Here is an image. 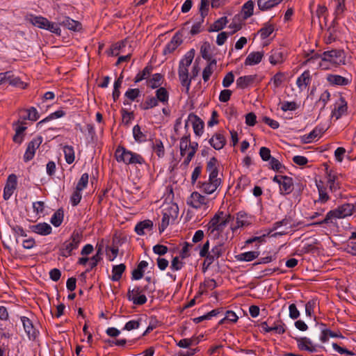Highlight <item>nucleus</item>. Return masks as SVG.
Segmentation results:
<instances>
[{
  "mask_svg": "<svg viewBox=\"0 0 356 356\" xmlns=\"http://www.w3.org/2000/svg\"><path fill=\"white\" fill-rule=\"evenodd\" d=\"M188 120L192 124L193 131L197 136H201L204 131V121L193 113L188 115Z\"/></svg>",
  "mask_w": 356,
  "mask_h": 356,
  "instance_id": "obj_16",
  "label": "nucleus"
},
{
  "mask_svg": "<svg viewBox=\"0 0 356 356\" xmlns=\"http://www.w3.org/2000/svg\"><path fill=\"white\" fill-rule=\"evenodd\" d=\"M177 208L175 209L172 207H170L163 211L161 222L159 226V231L160 234L163 233L169 225L170 218H172L173 220L177 218Z\"/></svg>",
  "mask_w": 356,
  "mask_h": 356,
  "instance_id": "obj_11",
  "label": "nucleus"
},
{
  "mask_svg": "<svg viewBox=\"0 0 356 356\" xmlns=\"http://www.w3.org/2000/svg\"><path fill=\"white\" fill-rule=\"evenodd\" d=\"M163 79V76L161 74L156 73L153 74L152 78L149 80L148 85L152 89L157 88L161 85Z\"/></svg>",
  "mask_w": 356,
  "mask_h": 356,
  "instance_id": "obj_56",
  "label": "nucleus"
},
{
  "mask_svg": "<svg viewBox=\"0 0 356 356\" xmlns=\"http://www.w3.org/2000/svg\"><path fill=\"white\" fill-rule=\"evenodd\" d=\"M326 179L327 184L325 186L328 187L329 191L332 193H336L339 189L341 188V183L339 181V177L341 175L337 172L326 168Z\"/></svg>",
  "mask_w": 356,
  "mask_h": 356,
  "instance_id": "obj_8",
  "label": "nucleus"
},
{
  "mask_svg": "<svg viewBox=\"0 0 356 356\" xmlns=\"http://www.w3.org/2000/svg\"><path fill=\"white\" fill-rule=\"evenodd\" d=\"M102 246H97L96 254L90 258L91 262L90 264V269H87L85 273H82L81 276H84L86 273L89 272L90 270L93 269L95 267L97 266L98 263L102 260Z\"/></svg>",
  "mask_w": 356,
  "mask_h": 356,
  "instance_id": "obj_34",
  "label": "nucleus"
},
{
  "mask_svg": "<svg viewBox=\"0 0 356 356\" xmlns=\"http://www.w3.org/2000/svg\"><path fill=\"white\" fill-rule=\"evenodd\" d=\"M181 37L179 36L178 33H176L171 39V40L165 45L163 49V55L172 54L177 48L182 43Z\"/></svg>",
  "mask_w": 356,
  "mask_h": 356,
  "instance_id": "obj_22",
  "label": "nucleus"
},
{
  "mask_svg": "<svg viewBox=\"0 0 356 356\" xmlns=\"http://www.w3.org/2000/svg\"><path fill=\"white\" fill-rule=\"evenodd\" d=\"M217 61L216 59H213L210 62H208L207 66L204 68L202 72V79L204 82H207L209 80L210 76L213 74V66L216 65Z\"/></svg>",
  "mask_w": 356,
  "mask_h": 356,
  "instance_id": "obj_49",
  "label": "nucleus"
},
{
  "mask_svg": "<svg viewBox=\"0 0 356 356\" xmlns=\"http://www.w3.org/2000/svg\"><path fill=\"white\" fill-rule=\"evenodd\" d=\"M26 123L21 120H17L13 123V127L15 131V135L13 137L14 143L21 144L25 136L24 131L26 130L27 127L25 126Z\"/></svg>",
  "mask_w": 356,
  "mask_h": 356,
  "instance_id": "obj_13",
  "label": "nucleus"
},
{
  "mask_svg": "<svg viewBox=\"0 0 356 356\" xmlns=\"http://www.w3.org/2000/svg\"><path fill=\"white\" fill-rule=\"evenodd\" d=\"M274 31V26L270 24H266L263 28L259 31L261 38L264 40L268 38Z\"/></svg>",
  "mask_w": 356,
  "mask_h": 356,
  "instance_id": "obj_59",
  "label": "nucleus"
},
{
  "mask_svg": "<svg viewBox=\"0 0 356 356\" xmlns=\"http://www.w3.org/2000/svg\"><path fill=\"white\" fill-rule=\"evenodd\" d=\"M247 213L243 211H240L237 213L236 216V226L232 228V231L235 232L238 228L245 227L251 223L247 220Z\"/></svg>",
  "mask_w": 356,
  "mask_h": 356,
  "instance_id": "obj_41",
  "label": "nucleus"
},
{
  "mask_svg": "<svg viewBox=\"0 0 356 356\" xmlns=\"http://www.w3.org/2000/svg\"><path fill=\"white\" fill-rule=\"evenodd\" d=\"M348 109V104L345 98L340 96L338 102H336L334 110L332 111V115L335 117L337 120L339 119L343 115L346 113Z\"/></svg>",
  "mask_w": 356,
  "mask_h": 356,
  "instance_id": "obj_17",
  "label": "nucleus"
},
{
  "mask_svg": "<svg viewBox=\"0 0 356 356\" xmlns=\"http://www.w3.org/2000/svg\"><path fill=\"white\" fill-rule=\"evenodd\" d=\"M63 152L65 155V161L68 164H71L74 161V150L71 145H65L63 147Z\"/></svg>",
  "mask_w": 356,
  "mask_h": 356,
  "instance_id": "obj_54",
  "label": "nucleus"
},
{
  "mask_svg": "<svg viewBox=\"0 0 356 356\" xmlns=\"http://www.w3.org/2000/svg\"><path fill=\"white\" fill-rule=\"evenodd\" d=\"M272 328V332H274L278 334H282L286 332V325L283 323V321L279 318L270 326Z\"/></svg>",
  "mask_w": 356,
  "mask_h": 356,
  "instance_id": "obj_57",
  "label": "nucleus"
},
{
  "mask_svg": "<svg viewBox=\"0 0 356 356\" xmlns=\"http://www.w3.org/2000/svg\"><path fill=\"white\" fill-rule=\"evenodd\" d=\"M282 183L280 186V193L288 195L291 193L293 188V180L291 177L286 175H281Z\"/></svg>",
  "mask_w": 356,
  "mask_h": 356,
  "instance_id": "obj_21",
  "label": "nucleus"
},
{
  "mask_svg": "<svg viewBox=\"0 0 356 356\" xmlns=\"http://www.w3.org/2000/svg\"><path fill=\"white\" fill-rule=\"evenodd\" d=\"M127 43V39L122 40L118 42L113 44L110 49L107 51L109 56H117L120 54V50L126 47Z\"/></svg>",
  "mask_w": 356,
  "mask_h": 356,
  "instance_id": "obj_38",
  "label": "nucleus"
},
{
  "mask_svg": "<svg viewBox=\"0 0 356 356\" xmlns=\"http://www.w3.org/2000/svg\"><path fill=\"white\" fill-rule=\"evenodd\" d=\"M209 10V0H201L199 12L200 13L202 21L204 20L206 16H207Z\"/></svg>",
  "mask_w": 356,
  "mask_h": 356,
  "instance_id": "obj_62",
  "label": "nucleus"
},
{
  "mask_svg": "<svg viewBox=\"0 0 356 356\" xmlns=\"http://www.w3.org/2000/svg\"><path fill=\"white\" fill-rule=\"evenodd\" d=\"M323 131L321 129L314 128L309 134H305L302 137V141L304 143H310L316 138H319Z\"/></svg>",
  "mask_w": 356,
  "mask_h": 356,
  "instance_id": "obj_42",
  "label": "nucleus"
},
{
  "mask_svg": "<svg viewBox=\"0 0 356 356\" xmlns=\"http://www.w3.org/2000/svg\"><path fill=\"white\" fill-rule=\"evenodd\" d=\"M122 121L125 126H128L131 120L134 119V113L133 111H128L125 108H122L121 111Z\"/></svg>",
  "mask_w": 356,
  "mask_h": 356,
  "instance_id": "obj_58",
  "label": "nucleus"
},
{
  "mask_svg": "<svg viewBox=\"0 0 356 356\" xmlns=\"http://www.w3.org/2000/svg\"><path fill=\"white\" fill-rule=\"evenodd\" d=\"M269 161V169L280 173L284 172L286 167L282 163H281L278 159L273 156Z\"/></svg>",
  "mask_w": 356,
  "mask_h": 356,
  "instance_id": "obj_52",
  "label": "nucleus"
},
{
  "mask_svg": "<svg viewBox=\"0 0 356 356\" xmlns=\"http://www.w3.org/2000/svg\"><path fill=\"white\" fill-rule=\"evenodd\" d=\"M283 0H257L259 10L264 12L269 10L279 5Z\"/></svg>",
  "mask_w": 356,
  "mask_h": 356,
  "instance_id": "obj_29",
  "label": "nucleus"
},
{
  "mask_svg": "<svg viewBox=\"0 0 356 356\" xmlns=\"http://www.w3.org/2000/svg\"><path fill=\"white\" fill-rule=\"evenodd\" d=\"M198 148V143L197 142H192V144H190L189 149L190 152L188 153L187 156L185 158L183 165L185 166H188L193 158L194 157L197 150Z\"/></svg>",
  "mask_w": 356,
  "mask_h": 356,
  "instance_id": "obj_55",
  "label": "nucleus"
},
{
  "mask_svg": "<svg viewBox=\"0 0 356 356\" xmlns=\"http://www.w3.org/2000/svg\"><path fill=\"white\" fill-rule=\"evenodd\" d=\"M264 55V52L261 51H253L249 54L245 60V65H254L259 64Z\"/></svg>",
  "mask_w": 356,
  "mask_h": 356,
  "instance_id": "obj_30",
  "label": "nucleus"
},
{
  "mask_svg": "<svg viewBox=\"0 0 356 356\" xmlns=\"http://www.w3.org/2000/svg\"><path fill=\"white\" fill-rule=\"evenodd\" d=\"M133 136L134 140L139 143L147 140V135L141 131V128L138 124L133 127Z\"/></svg>",
  "mask_w": 356,
  "mask_h": 356,
  "instance_id": "obj_45",
  "label": "nucleus"
},
{
  "mask_svg": "<svg viewBox=\"0 0 356 356\" xmlns=\"http://www.w3.org/2000/svg\"><path fill=\"white\" fill-rule=\"evenodd\" d=\"M223 215V211H218L210 220L207 225L210 234H213L214 232H217L218 234H219L220 232L223 231V227L221 225V219Z\"/></svg>",
  "mask_w": 356,
  "mask_h": 356,
  "instance_id": "obj_10",
  "label": "nucleus"
},
{
  "mask_svg": "<svg viewBox=\"0 0 356 356\" xmlns=\"http://www.w3.org/2000/svg\"><path fill=\"white\" fill-rule=\"evenodd\" d=\"M259 255V252L250 251L236 255V259L237 261H252L254 259L257 258Z\"/></svg>",
  "mask_w": 356,
  "mask_h": 356,
  "instance_id": "obj_43",
  "label": "nucleus"
},
{
  "mask_svg": "<svg viewBox=\"0 0 356 356\" xmlns=\"http://www.w3.org/2000/svg\"><path fill=\"white\" fill-rule=\"evenodd\" d=\"M64 218V212L63 209H59L56 211L54 212L53 216L51 218L50 222L51 223L56 227H59L63 220Z\"/></svg>",
  "mask_w": 356,
  "mask_h": 356,
  "instance_id": "obj_50",
  "label": "nucleus"
},
{
  "mask_svg": "<svg viewBox=\"0 0 356 356\" xmlns=\"http://www.w3.org/2000/svg\"><path fill=\"white\" fill-rule=\"evenodd\" d=\"M311 81L312 76L310 74V72L309 70H305L300 76L298 77L296 80V85L299 90L302 91L310 85Z\"/></svg>",
  "mask_w": 356,
  "mask_h": 356,
  "instance_id": "obj_26",
  "label": "nucleus"
},
{
  "mask_svg": "<svg viewBox=\"0 0 356 356\" xmlns=\"http://www.w3.org/2000/svg\"><path fill=\"white\" fill-rule=\"evenodd\" d=\"M194 56L195 49H191L184 55V58L180 60L179 64V79L181 85L184 87H186V92L189 90L191 86V79H189L188 76V67L191 65Z\"/></svg>",
  "mask_w": 356,
  "mask_h": 356,
  "instance_id": "obj_2",
  "label": "nucleus"
},
{
  "mask_svg": "<svg viewBox=\"0 0 356 356\" xmlns=\"http://www.w3.org/2000/svg\"><path fill=\"white\" fill-rule=\"evenodd\" d=\"M228 23V19L227 17H222L217 20H216L208 29L209 32H218L219 31L222 30L227 24Z\"/></svg>",
  "mask_w": 356,
  "mask_h": 356,
  "instance_id": "obj_36",
  "label": "nucleus"
},
{
  "mask_svg": "<svg viewBox=\"0 0 356 356\" xmlns=\"http://www.w3.org/2000/svg\"><path fill=\"white\" fill-rule=\"evenodd\" d=\"M316 188L318 192V199L315 201L316 202H321L322 204H325L328 202L330 199L327 192V186L324 185L323 181L320 180L319 181H316Z\"/></svg>",
  "mask_w": 356,
  "mask_h": 356,
  "instance_id": "obj_24",
  "label": "nucleus"
},
{
  "mask_svg": "<svg viewBox=\"0 0 356 356\" xmlns=\"http://www.w3.org/2000/svg\"><path fill=\"white\" fill-rule=\"evenodd\" d=\"M156 98L159 102L163 104L168 103L169 99V93L163 87H160L156 90Z\"/></svg>",
  "mask_w": 356,
  "mask_h": 356,
  "instance_id": "obj_53",
  "label": "nucleus"
},
{
  "mask_svg": "<svg viewBox=\"0 0 356 356\" xmlns=\"http://www.w3.org/2000/svg\"><path fill=\"white\" fill-rule=\"evenodd\" d=\"M254 2L252 0L246 1L242 6L241 13L245 19L250 17L254 14Z\"/></svg>",
  "mask_w": 356,
  "mask_h": 356,
  "instance_id": "obj_39",
  "label": "nucleus"
},
{
  "mask_svg": "<svg viewBox=\"0 0 356 356\" xmlns=\"http://www.w3.org/2000/svg\"><path fill=\"white\" fill-rule=\"evenodd\" d=\"M20 319L23 324V327L25 332L28 335L29 338L32 340H35L38 335V332L34 327L32 321L26 316H21Z\"/></svg>",
  "mask_w": 356,
  "mask_h": 356,
  "instance_id": "obj_18",
  "label": "nucleus"
},
{
  "mask_svg": "<svg viewBox=\"0 0 356 356\" xmlns=\"http://www.w3.org/2000/svg\"><path fill=\"white\" fill-rule=\"evenodd\" d=\"M293 339L296 340L297 343V347L300 350L308 351L309 353H314L317 351V348L325 350L324 346L314 344L312 340L308 337H294Z\"/></svg>",
  "mask_w": 356,
  "mask_h": 356,
  "instance_id": "obj_7",
  "label": "nucleus"
},
{
  "mask_svg": "<svg viewBox=\"0 0 356 356\" xmlns=\"http://www.w3.org/2000/svg\"><path fill=\"white\" fill-rule=\"evenodd\" d=\"M159 102L156 97L147 96L145 102L139 105V107L141 110L146 111L157 106Z\"/></svg>",
  "mask_w": 356,
  "mask_h": 356,
  "instance_id": "obj_40",
  "label": "nucleus"
},
{
  "mask_svg": "<svg viewBox=\"0 0 356 356\" xmlns=\"http://www.w3.org/2000/svg\"><path fill=\"white\" fill-rule=\"evenodd\" d=\"M59 24L74 31H77L81 29V24L69 17H64L62 20L60 19Z\"/></svg>",
  "mask_w": 356,
  "mask_h": 356,
  "instance_id": "obj_27",
  "label": "nucleus"
},
{
  "mask_svg": "<svg viewBox=\"0 0 356 356\" xmlns=\"http://www.w3.org/2000/svg\"><path fill=\"white\" fill-rule=\"evenodd\" d=\"M29 229L31 232L42 236H47L52 232L51 227L47 222H40L30 225Z\"/></svg>",
  "mask_w": 356,
  "mask_h": 356,
  "instance_id": "obj_20",
  "label": "nucleus"
},
{
  "mask_svg": "<svg viewBox=\"0 0 356 356\" xmlns=\"http://www.w3.org/2000/svg\"><path fill=\"white\" fill-rule=\"evenodd\" d=\"M153 70V66L151 64L147 65L141 71L139 72L134 78V82L136 83L147 79L151 74Z\"/></svg>",
  "mask_w": 356,
  "mask_h": 356,
  "instance_id": "obj_47",
  "label": "nucleus"
},
{
  "mask_svg": "<svg viewBox=\"0 0 356 356\" xmlns=\"http://www.w3.org/2000/svg\"><path fill=\"white\" fill-rule=\"evenodd\" d=\"M326 79L330 84L333 86H347L350 83L347 78L338 74H327Z\"/></svg>",
  "mask_w": 356,
  "mask_h": 356,
  "instance_id": "obj_31",
  "label": "nucleus"
},
{
  "mask_svg": "<svg viewBox=\"0 0 356 356\" xmlns=\"http://www.w3.org/2000/svg\"><path fill=\"white\" fill-rule=\"evenodd\" d=\"M345 2L346 1H341L337 3L334 10L335 17L332 21V24L337 23V21L343 17V14L346 9Z\"/></svg>",
  "mask_w": 356,
  "mask_h": 356,
  "instance_id": "obj_51",
  "label": "nucleus"
},
{
  "mask_svg": "<svg viewBox=\"0 0 356 356\" xmlns=\"http://www.w3.org/2000/svg\"><path fill=\"white\" fill-rule=\"evenodd\" d=\"M355 206L353 204L346 203L339 206L334 209L330 210L327 213L325 217L318 221L312 222L307 226H321L323 225H329L334 223L337 219L344 218L353 214Z\"/></svg>",
  "mask_w": 356,
  "mask_h": 356,
  "instance_id": "obj_1",
  "label": "nucleus"
},
{
  "mask_svg": "<svg viewBox=\"0 0 356 356\" xmlns=\"http://www.w3.org/2000/svg\"><path fill=\"white\" fill-rule=\"evenodd\" d=\"M152 147L159 158H163L164 156L165 148L163 142L160 139L152 140Z\"/></svg>",
  "mask_w": 356,
  "mask_h": 356,
  "instance_id": "obj_46",
  "label": "nucleus"
},
{
  "mask_svg": "<svg viewBox=\"0 0 356 356\" xmlns=\"http://www.w3.org/2000/svg\"><path fill=\"white\" fill-rule=\"evenodd\" d=\"M47 19L42 16L30 15L29 22L34 26L40 29H45Z\"/></svg>",
  "mask_w": 356,
  "mask_h": 356,
  "instance_id": "obj_48",
  "label": "nucleus"
},
{
  "mask_svg": "<svg viewBox=\"0 0 356 356\" xmlns=\"http://www.w3.org/2000/svg\"><path fill=\"white\" fill-rule=\"evenodd\" d=\"M257 74L240 76L236 80L237 88L245 89L252 85L257 79Z\"/></svg>",
  "mask_w": 356,
  "mask_h": 356,
  "instance_id": "obj_32",
  "label": "nucleus"
},
{
  "mask_svg": "<svg viewBox=\"0 0 356 356\" xmlns=\"http://www.w3.org/2000/svg\"><path fill=\"white\" fill-rule=\"evenodd\" d=\"M330 93L328 90H325L320 96L319 99L316 102V106H321V110L325 107L326 104L330 100Z\"/></svg>",
  "mask_w": 356,
  "mask_h": 356,
  "instance_id": "obj_61",
  "label": "nucleus"
},
{
  "mask_svg": "<svg viewBox=\"0 0 356 356\" xmlns=\"http://www.w3.org/2000/svg\"><path fill=\"white\" fill-rule=\"evenodd\" d=\"M323 61L329 62L334 67L346 64V55L343 49H333L323 52Z\"/></svg>",
  "mask_w": 356,
  "mask_h": 356,
  "instance_id": "obj_5",
  "label": "nucleus"
},
{
  "mask_svg": "<svg viewBox=\"0 0 356 356\" xmlns=\"http://www.w3.org/2000/svg\"><path fill=\"white\" fill-rule=\"evenodd\" d=\"M286 58V52L283 48L272 49L269 53V62L273 65L282 63Z\"/></svg>",
  "mask_w": 356,
  "mask_h": 356,
  "instance_id": "obj_14",
  "label": "nucleus"
},
{
  "mask_svg": "<svg viewBox=\"0 0 356 356\" xmlns=\"http://www.w3.org/2000/svg\"><path fill=\"white\" fill-rule=\"evenodd\" d=\"M17 186V177L15 174L8 175L3 188V199L8 200L13 194Z\"/></svg>",
  "mask_w": 356,
  "mask_h": 356,
  "instance_id": "obj_12",
  "label": "nucleus"
},
{
  "mask_svg": "<svg viewBox=\"0 0 356 356\" xmlns=\"http://www.w3.org/2000/svg\"><path fill=\"white\" fill-rule=\"evenodd\" d=\"M42 142V137L38 136L33 138L27 145L26 152L24 154V161L29 162L32 160L35 156L36 149L40 147Z\"/></svg>",
  "mask_w": 356,
  "mask_h": 356,
  "instance_id": "obj_9",
  "label": "nucleus"
},
{
  "mask_svg": "<svg viewBox=\"0 0 356 356\" xmlns=\"http://www.w3.org/2000/svg\"><path fill=\"white\" fill-rule=\"evenodd\" d=\"M209 143L216 150L222 149L226 145L227 140L222 133L216 132L209 140Z\"/></svg>",
  "mask_w": 356,
  "mask_h": 356,
  "instance_id": "obj_19",
  "label": "nucleus"
},
{
  "mask_svg": "<svg viewBox=\"0 0 356 356\" xmlns=\"http://www.w3.org/2000/svg\"><path fill=\"white\" fill-rule=\"evenodd\" d=\"M221 184L211 181H199L198 185L202 191L207 194H212L214 193L216 189L220 186Z\"/></svg>",
  "mask_w": 356,
  "mask_h": 356,
  "instance_id": "obj_28",
  "label": "nucleus"
},
{
  "mask_svg": "<svg viewBox=\"0 0 356 356\" xmlns=\"http://www.w3.org/2000/svg\"><path fill=\"white\" fill-rule=\"evenodd\" d=\"M127 299L131 301L134 305H143L147 301V298L143 291L142 286H136L134 289H128L127 293Z\"/></svg>",
  "mask_w": 356,
  "mask_h": 356,
  "instance_id": "obj_6",
  "label": "nucleus"
},
{
  "mask_svg": "<svg viewBox=\"0 0 356 356\" xmlns=\"http://www.w3.org/2000/svg\"><path fill=\"white\" fill-rule=\"evenodd\" d=\"M341 338L343 339L344 337L342 335V334L340 332H334L332 331L330 329H323L321 330V336H320V340L322 343H325L328 341L329 338Z\"/></svg>",
  "mask_w": 356,
  "mask_h": 356,
  "instance_id": "obj_35",
  "label": "nucleus"
},
{
  "mask_svg": "<svg viewBox=\"0 0 356 356\" xmlns=\"http://www.w3.org/2000/svg\"><path fill=\"white\" fill-rule=\"evenodd\" d=\"M140 96V90L138 88H129L124 93V105H131V102L136 101Z\"/></svg>",
  "mask_w": 356,
  "mask_h": 356,
  "instance_id": "obj_33",
  "label": "nucleus"
},
{
  "mask_svg": "<svg viewBox=\"0 0 356 356\" xmlns=\"http://www.w3.org/2000/svg\"><path fill=\"white\" fill-rule=\"evenodd\" d=\"M65 112L63 110H58L50 115H49L47 117H46L44 119L40 120L36 124L37 128L40 129L43 124L46 122H49L51 120L56 119V118H60L65 115Z\"/></svg>",
  "mask_w": 356,
  "mask_h": 356,
  "instance_id": "obj_44",
  "label": "nucleus"
},
{
  "mask_svg": "<svg viewBox=\"0 0 356 356\" xmlns=\"http://www.w3.org/2000/svg\"><path fill=\"white\" fill-rule=\"evenodd\" d=\"M154 223L151 220H145L140 221L136 224L134 228V231L137 234L143 236L145 234V230L151 232L153 230Z\"/></svg>",
  "mask_w": 356,
  "mask_h": 356,
  "instance_id": "obj_25",
  "label": "nucleus"
},
{
  "mask_svg": "<svg viewBox=\"0 0 356 356\" xmlns=\"http://www.w3.org/2000/svg\"><path fill=\"white\" fill-rule=\"evenodd\" d=\"M115 158L119 163L126 165L144 164L145 159L139 154L133 152L124 146L118 145L115 152Z\"/></svg>",
  "mask_w": 356,
  "mask_h": 356,
  "instance_id": "obj_3",
  "label": "nucleus"
},
{
  "mask_svg": "<svg viewBox=\"0 0 356 356\" xmlns=\"http://www.w3.org/2000/svg\"><path fill=\"white\" fill-rule=\"evenodd\" d=\"M344 251L353 256L356 257V242L352 240L348 239L346 247L344 248Z\"/></svg>",
  "mask_w": 356,
  "mask_h": 356,
  "instance_id": "obj_64",
  "label": "nucleus"
},
{
  "mask_svg": "<svg viewBox=\"0 0 356 356\" xmlns=\"http://www.w3.org/2000/svg\"><path fill=\"white\" fill-rule=\"evenodd\" d=\"M125 270L126 266L124 264L113 266L112 268V275L111 277V280L113 282L119 281L122 278V274Z\"/></svg>",
  "mask_w": 356,
  "mask_h": 356,
  "instance_id": "obj_37",
  "label": "nucleus"
},
{
  "mask_svg": "<svg viewBox=\"0 0 356 356\" xmlns=\"http://www.w3.org/2000/svg\"><path fill=\"white\" fill-rule=\"evenodd\" d=\"M22 113H27V118L29 120H31V121H36L38 120V119L39 118V113L37 111V109L33 107V106H31L29 108H24V109H22Z\"/></svg>",
  "mask_w": 356,
  "mask_h": 356,
  "instance_id": "obj_60",
  "label": "nucleus"
},
{
  "mask_svg": "<svg viewBox=\"0 0 356 356\" xmlns=\"http://www.w3.org/2000/svg\"><path fill=\"white\" fill-rule=\"evenodd\" d=\"M216 49V47L214 46H212L209 42L205 41L202 43L200 47V54L202 57L207 60L208 62H210L213 59H214L213 57V51Z\"/></svg>",
  "mask_w": 356,
  "mask_h": 356,
  "instance_id": "obj_23",
  "label": "nucleus"
},
{
  "mask_svg": "<svg viewBox=\"0 0 356 356\" xmlns=\"http://www.w3.org/2000/svg\"><path fill=\"white\" fill-rule=\"evenodd\" d=\"M187 204L195 209H200L207 204V199L198 192H193L187 200Z\"/></svg>",
  "mask_w": 356,
  "mask_h": 356,
  "instance_id": "obj_15",
  "label": "nucleus"
},
{
  "mask_svg": "<svg viewBox=\"0 0 356 356\" xmlns=\"http://www.w3.org/2000/svg\"><path fill=\"white\" fill-rule=\"evenodd\" d=\"M83 238L81 231L75 229L72 232L70 238L65 241L60 248V255L68 257L72 254V251L76 250Z\"/></svg>",
  "mask_w": 356,
  "mask_h": 356,
  "instance_id": "obj_4",
  "label": "nucleus"
},
{
  "mask_svg": "<svg viewBox=\"0 0 356 356\" xmlns=\"http://www.w3.org/2000/svg\"><path fill=\"white\" fill-rule=\"evenodd\" d=\"M88 179H89V175L88 173H83L79 180L78 181V183L76 186V189L77 191H83L84 188H86L88 184Z\"/></svg>",
  "mask_w": 356,
  "mask_h": 356,
  "instance_id": "obj_63",
  "label": "nucleus"
}]
</instances>
